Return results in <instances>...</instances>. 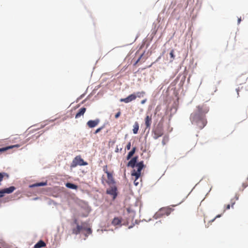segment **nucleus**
<instances>
[{
    "instance_id": "33",
    "label": "nucleus",
    "mask_w": 248,
    "mask_h": 248,
    "mask_svg": "<svg viewBox=\"0 0 248 248\" xmlns=\"http://www.w3.org/2000/svg\"><path fill=\"white\" fill-rule=\"evenodd\" d=\"M245 84L246 85V87L248 88V77L247 78Z\"/></svg>"
},
{
    "instance_id": "26",
    "label": "nucleus",
    "mask_w": 248,
    "mask_h": 248,
    "mask_svg": "<svg viewBox=\"0 0 248 248\" xmlns=\"http://www.w3.org/2000/svg\"><path fill=\"white\" fill-rule=\"evenodd\" d=\"M103 128V126L100 127L98 128H97L94 132V134H96L97 133H99L101 130Z\"/></svg>"
},
{
    "instance_id": "30",
    "label": "nucleus",
    "mask_w": 248,
    "mask_h": 248,
    "mask_svg": "<svg viewBox=\"0 0 248 248\" xmlns=\"http://www.w3.org/2000/svg\"><path fill=\"white\" fill-rule=\"evenodd\" d=\"M248 186V185L246 184L245 183H243L242 185L243 188H242L241 190H243L245 188H246Z\"/></svg>"
},
{
    "instance_id": "23",
    "label": "nucleus",
    "mask_w": 248,
    "mask_h": 248,
    "mask_svg": "<svg viewBox=\"0 0 248 248\" xmlns=\"http://www.w3.org/2000/svg\"><path fill=\"white\" fill-rule=\"evenodd\" d=\"M84 231H86L88 234H91L92 233L91 229L90 228H88L87 225L86 226V229L84 230Z\"/></svg>"
},
{
    "instance_id": "11",
    "label": "nucleus",
    "mask_w": 248,
    "mask_h": 248,
    "mask_svg": "<svg viewBox=\"0 0 248 248\" xmlns=\"http://www.w3.org/2000/svg\"><path fill=\"white\" fill-rule=\"evenodd\" d=\"M100 122V120L98 119H96L94 120H89L87 123V125L90 128H93L97 126Z\"/></svg>"
},
{
    "instance_id": "19",
    "label": "nucleus",
    "mask_w": 248,
    "mask_h": 248,
    "mask_svg": "<svg viewBox=\"0 0 248 248\" xmlns=\"http://www.w3.org/2000/svg\"><path fill=\"white\" fill-rule=\"evenodd\" d=\"M136 150V148L135 147H133L132 148V150L128 153L127 156L126 157L127 160H129L131 158V157L135 154Z\"/></svg>"
},
{
    "instance_id": "17",
    "label": "nucleus",
    "mask_w": 248,
    "mask_h": 248,
    "mask_svg": "<svg viewBox=\"0 0 248 248\" xmlns=\"http://www.w3.org/2000/svg\"><path fill=\"white\" fill-rule=\"evenodd\" d=\"M46 246V243L42 240H40L34 246V248H41Z\"/></svg>"
},
{
    "instance_id": "2",
    "label": "nucleus",
    "mask_w": 248,
    "mask_h": 248,
    "mask_svg": "<svg viewBox=\"0 0 248 248\" xmlns=\"http://www.w3.org/2000/svg\"><path fill=\"white\" fill-rule=\"evenodd\" d=\"M88 163L83 160V159L81 157L80 155H77L73 159L71 164L70 168H73L78 165L85 166Z\"/></svg>"
},
{
    "instance_id": "28",
    "label": "nucleus",
    "mask_w": 248,
    "mask_h": 248,
    "mask_svg": "<svg viewBox=\"0 0 248 248\" xmlns=\"http://www.w3.org/2000/svg\"><path fill=\"white\" fill-rule=\"evenodd\" d=\"M220 217V215H219L217 216L215 218H214L213 219H212L211 220L209 221V223L213 222L216 219V218L219 217Z\"/></svg>"
},
{
    "instance_id": "7",
    "label": "nucleus",
    "mask_w": 248,
    "mask_h": 248,
    "mask_svg": "<svg viewBox=\"0 0 248 248\" xmlns=\"http://www.w3.org/2000/svg\"><path fill=\"white\" fill-rule=\"evenodd\" d=\"M173 210L172 208L166 207L161 208L157 214L160 216H169Z\"/></svg>"
},
{
    "instance_id": "37",
    "label": "nucleus",
    "mask_w": 248,
    "mask_h": 248,
    "mask_svg": "<svg viewBox=\"0 0 248 248\" xmlns=\"http://www.w3.org/2000/svg\"><path fill=\"white\" fill-rule=\"evenodd\" d=\"M241 21V17L240 18H239L238 19V24H240V22Z\"/></svg>"
},
{
    "instance_id": "32",
    "label": "nucleus",
    "mask_w": 248,
    "mask_h": 248,
    "mask_svg": "<svg viewBox=\"0 0 248 248\" xmlns=\"http://www.w3.org/2000/svg\"><path fill=\"white\" fill-rule=\"evenodd\" d=\"M143 54L141 55V56L140 57V58L137 60L136 62H135V64H136L140 60L141 58L142 57Z\"/></svg>"
},
{
    "instance_id": "29",
    "label": "nucleus",
    "mask_w": 248,
    "mask_h": 248,
    "mask_svg": "<svg viewBox=\"0 0 248 248\" xmlns=\"http://www.w3.org/2000/svg\"><path fill=\"white\" fill-rule=\"evenodd\" d=\"M121 115V112L120 111H118L115 115V118L116 119H117L119 117V116H120Z\"/></svg>"
},
{
    "instance_id": "31",
    "label": "nucleus",
    "mask_w": 248,
    "mask_h": 248,
    "mask_svg": "<svg viewBox=\"0 0 248 248\" xmlns=\"http://www.w3.org/2000/svg\"><path fill=\"white\" fill-rule=\"evenodd\" d=\"M230 207H231L230 204H227V205H225V210H224L230 209Z\"/></svg>"
},
{
    "instance_id": "21",
    "label": "nucleus",
    "mask_w": 248,
    "mask_h": 248,
    "mask_svg": "<svg viewBox=\"0 0 248 248\" xmlns=\"http://www.w3.org/2000/svg\"><path fill=\"white\" fill-rule=\"evenodd\" d=\"M47 184L46 182H40L37 183L31 186V187H36L46 186Z\"/></svg>"
},
{
    "instance_id": "18",
    "label": "nucleus",
    "mask_w": 248,
    "mask_h": 248,
    "mask_svg": "<svg viewBox=\"0 0 248 248\" xmlns=\"http://www.w3.org/2000/svg\"><path fill=\"white\" fill-rule=\"evenodd\" d=\"M139 129V124L137 122H136L133 125V133L136 134L138 133Z\"/></svg>"
},
{
    "instance_id": "5",
    "label": "nucleus",
    "mask_w": 248,
    "mask_h": 248,
    "mask_svg": "<svg viewBox=\"0 0 248 248\" xmlns=\"http://www.w3.org/2000/svg\"><path fill=\"white\" fill-rule=\"evenodd\" d=\"M106 193L112 196L114 200L117 196V188L115 184L109 186V187L107 189Z\"/></svg>"
},
{
    "instance_id": "24",
    "label": "nucleus",
    "mask_w": 248,
    "mask_h": 248,
    "mask_svg": "<svg viewBox=\"0 0 248 248\" xmlns=\"http://www.w3.org/2000/svg\"><path fill=\"white\" fill-rule=\"evenodd\" d=\"M170 57L173 60L175 57V56L174 55V50H171V51L170 53Z\"/></svg>"
},
{
    "instance_id": "27",
    "label": "nucleus",
    "mask_w": 248,
    "mask_h": 248,
    "mask_svg": "<svg viewBox=\"0 0 248 248\" xmlns=\"http://www.w3.org/2000/svg\"><path fill=\"white\" fill-rule=\"evenodd\" d=\"M131 148V143L129 142L128 143V144H127L126 146V149L127 150H130Z\"/></svg>"
},
{
    "instance_id": "13",
    "label": "nucleus",
    "mask_w": 248,
    "mask_h": 248,
    "mask_svg": "<svg viewBox=\"0 0 248 248\" xmlns=\"http://www.w3.org/2000/svg\"><path fill=\"white\" fill-rule=\"evenodd\" d=\"M138 158V156H135L132 158L128 163L127 166L128 167H131L132 168H134L136 165V163L137 161V159Z\"/></svg>"
},
{
    "instance_id": "20",
    "label": "nucleus",
    "mask_w": 248,
    "mask_h": 248,
    "mask_svg": "<svg viewBox=\"0 0 248 248\" xmlns=\"http://www.w3.org/2000/svg\"><path fill=\"white\" fill-rule=\"evenodd\" d=\"M66 186L70 189H77L78 186L74 184L70 183H67L65 185Z\"/></svg>"
},
{
    "instance_id": "16",
    "label": "nucleus",
    "mask_w": 248,
    "mask_h": 248,
    "mask_svg": "<svg viewBox=\"0 0 248 248\" xmlns=\"http://www.w3.org/2000/svg\"><path fill=\"white\" fill-rule=\"evenodd\" d=\"M19 147V145L16 144V145H14L7 146L6 147L1 148H0V153L3 152L4 151H6L9 149H12L14 147Z\"/></svg>"
},
{
    "instance_id": "38",
    "label": "nucleus",
    "mask_w": 248,
    "mask_h": 248,
    "mask_svg": "<svg viewBox=\"0 0 248 248\" xmlns=\"http://www.w3.org/2000/svg\"><path fill=\"white\" fill-rule=\"evenodd\" d=\"M136 180H137V179H136V180H135V181H134V183H135V185L136 186H137V185H138V183H137V182H136Z\"/></svg>"
},
{
    "instance_id": "12",
    "label": "nucleus",
    "mask_w": 248,
    "mask_h": 248,
    "mask_svg": "<svg viewBox=\"0 0 248 248\" xmlns=\"http://www.w3.org/2000/svg\"><path fill=\"white\" fill-rule=\"evenodd\" d=\"M152 122V116L147 115L145 118V124L146 128H150Z\"/></svg>"
},
{
    "instance_id": "14",
    "label": "nucleus",
    "mask_w": 248,
    "mask_h": 248,
    "mask_svg": "<svg viewBox=\"0 0 248 248\" xmlns=\"http://www.w3.org/2000/svg\"><path fill=\"white\" fill-rule=\"evenodd\" d=\"M122 218L119 217H116L113 218L111 222V224L114 226H121L122 223Z\"/></svg>"
},
{
    "instance_id": "35",
    "label": "nucleus",
    "mask_w": 248,
    "mask_h": 248,
    "mask_svg": "<svg viewBox=\"0 0 248 248\" xmlns=\"http://www.w3.org/2000/svg\"><path fill=\"white\" fill-rule=\"evenodd\" d=\"M146 101V99H144V100H142L141 101V103L142 104H143L145 103V102Z\"/></svg>"
},
{
    "instance_id": "1",
    "label": "nucleus",
    "mask_w": 248,
    "mask_h": 248,
    "mask_svg": "<svg viewBox=\"0 0 248 248\" xmlns=\"http://www.w3.org/2000/svg\"><path fill=\"white\" fill-rule=\"evenodd\" d=\"M196 108L197 110L191 114L190 119L193 124L202 129L207 124L205 114L208 112L209 108L206 105H202L198 106Z\"/></svg>"
},
{
    "instance_id": "34",
    "label": "nucleus",
    "mask_w": 248,
    "mask_h": 248,
    "mask_svg": "<svg viewBox=\"0 0 248 248\" xmlns=\"http://www.w3.org/2000/svg\"><path fill=\"white\" fill-rule=\"evenodd\" d=\"M162 142L163 145H165L166 144V141H165V138H163Z\"/></svg>"
},
{
    "instance_id": "8",
    "label": "nucleus",
    "mask_w": 248,
    "mask_h": 248,
    "mask_svg": "<svg viewBox=\"0 0 248 248\" xmlns=\"http://www.w3.org/2000/svg\"><path fill=\"white\" fill-rule=\"evenodd\" d=\"M16 189V187L14 186H11L8 188H4L0 190V197L4 196V194H10L12 193Z\"/></svg>"
},
{
    "instance_id": "4",
    "label": "nucleus",
    "mask_w": 248,
    "mask_h": 248,
    "mask_svg": "<svg viewBox=\"0 0 248 248\" xmlns=\"http://www.w3.org/2000/svg\"><path fill=\"white\" fill-rule=\"evenodd\" d=\"M74 222V223L77 225V227L73 229L72 232L73 234H78L81 231L86 229V223L85 222L82 223L81 225H80L78 224L77 219H75Z\"/></svg>"
},
{
    "instance_id": "3",
    "label": "nucleus",
    "mask_w": 248,
    "mask_h": 248,
    "mask_svg": "<svg viewBox=\"0 0 248 248\" xmlns=\"http://www.w3.org/2000/svg\"><path fill=\"white\" fill-rule=\"evenodd\" d=\"M135 167L137 168V170H134L131 174L132 176H135L136 179H138L140 177L141 171L144 167L143 162L142 161L138 163Z\"/></svg>"
},
{
    "instance_id": "9",
    "label": "nucleus",
    "mask_w": 248,
    "mask_h": 248,
    "mask_svg": "<svg viewBox=\"0 0 248 248\" xmlns=\"http://www.w3.org/2000/svg\"><path fill=\"white\" fill-rule=\"evenodd\" d=\"M136 98L137 96L135 94H131L125 98H121L120 99V101L128 103L133 100H134Z\"/></svg>"
},
{
    "instance_id": "22",
    "label": "nucleus",
    "mask_w": 248,
    "mask_h": 248,
    "mask_svg": "<svg viewBox=\"0 0 248 248\" xmlns=\"http://www.w3.org/2000/svg\"><path fill=\"white\" fill-rule=\"evenodd\" d=\"M145 93L144 91L141 92H139L136 93V94H135L137 96V97L140 98L142 97H143V96L145 95Z\"/></svg>"
},
{
    "instance_id": "36",
    "label": "nucleus",
    "mask_w": 248,
    "mask_h": 248,
    "mask_svg": "<svg viewBox=\"0 0 248 248\" xmlns=\"http://www.w3.org/2000/svg\"><path fill=\"white\" fill-rule=\"evenodd\" d=\"M234 203H235V202H232V201H231V206H232V207H233V206L234 204Z\"/></svg>"
},
{
    "instance_id": "6",
    "label": "nucleus",
    "mask_w": 248,
    "mask_h": 248,
    "mask_svg": "<svg viewBox=\"0 0 248 248\" xmlns=\"http://www.w3.org/2000/svg\"><path fill=\"white\" fill-rule=\"evenodd\" d=\"M153 138L155 140L161 137L164 133L163 128L162 126H157L153 130Z\"/></svg>"
},
{
    "instance_id": "25",
    "label": "nucleus",
    "mask_w": 248,
    "mask_h": 248,
    "mask_svg": "<svg viewBox=\"0 0 248 248\" xmlns=\"http://www.w3.org/2000/svg\"><path fill=\"white\" fill-rule=\"evenodd\" d=\"M103 171L106 173L108 174V173H109L110 172L108 171V168L107 166L106 165L103 167Z\"/></svg>"
},
{
    "instance_id": "10",
    "label": "nucleus",
    "mask_w": 248,
    "mask_h": 248,
    "mask_svg": "<svg viewBox=\"0 0 248 248\" xmlns=\"http://www.w3.org/2000/svg\"><path fill=\"white\" fill-rule=\"evenodd\" d=\"M107 175L108 178L107 180L106 181L107 183L109 186L115 184V181L113 177V173L111 172L108 173V174H107Z\"/></svg>"
},
{
    "instance_id": "15",
    "label": "nucleus",
    "mask_w": 248,
    "mask_h": 248,
    "mask_svg": "<svg viewBox=\"0 0 248 248\" xmlns=\"http://www.w3.org/2000/svg\"><path fill=\"white\" fill-rule=\"evenodd\" d=\"M86 110L85 108H82L79 109L78 112L76 114L75 118L76 119L80 118L81 116H83Z\"/></svg>"
}]
</instances>
